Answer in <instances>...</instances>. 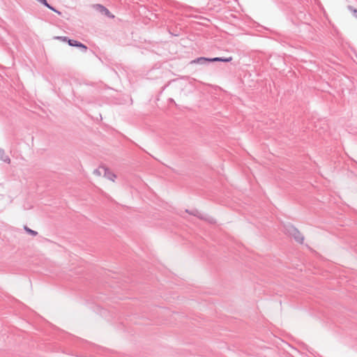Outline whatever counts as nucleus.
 Listing matches in <instances>:
<instances>
[{
  "label": "nucleus",
  "instance_id": "obj_1",
  "mask_svg": "<svg viewBox=\"0 0 357 357\" xmlns=\"http://www.w3.org/2000/svg\"><path fill=\"white\" fill-rule=\"evenodd\" d=\"M284 232L293 238L297 243L303 244L304 241V236L299 231V230L291 223H286L283 225Z\"/></svg>",
  "mask_w": 357,
  "mask_h": 357
},
{
  "label": "nucleus",
  "instance_id": "obj_2",
  "mask_svg": "<svg viewBox=\"0 0 357 357\" xmlns=\"http://www.w3.org/2000/svg\"><path fill=\"white\" fill-rule=\"evenodd\" d=\"M185 212L190 215L197 217L200 220H204L211 224H215L216 222L215 220L213 217L204 213H202L197 209H193L191 211L187 209L185 210Z\"/></svg>",
  "mask_w": 357,
  "mask_h": 357
},
{
  "label": "nucleus",
  "instance_id": "obj_3",
  "mask_svg": "<svg viewBox=\"0 0 357 357\" xmlns=\"http://www.w3.org/2000/svg\"><path fill=\"white\" fill-rule=\"evenodd\" d=\"M93 8L100 14L107 16L109 18H114V16L110 13L109 9H107L105 6L97 3L93 5Z\"/></svg>",
  "mask_w": 357,
  "mask_h": 357
},
{
  "label": "nucleus",
  "instance_id": "obj_4",
  "mask_svg": "<svg viewBox=\"0 0 357 357\" xmlns=\"http://www.w3.org/2000/svg\"><path fill=\"white\" fill-rule=\"evenodd\" d=\"M212 58H208L204 56L198 57L190 61L191 64H199L206 66L212 63Z\"/></svg>",
  "mask_w": 357,
  "mask_h": 357
},
{
  "label": "nucleus",
  "instance_id": "obj_5",
  "mask_svg": "<svg viewBox=\"0 0 357 357\" xmlns=\"http://www.w3.org/2000/svg\"><path fill=\"white\" fill-rule=\"evenodd\" d=\"M69 45L71 47H75L79 49L82 52H86L88 50V47L86 45H84V43H82L78 40H73V39H71V40H69Z\"/></svg>",
  "mask_w": 357,
  "mask_h": 357
},
{
  "label": "nucleus",
  "instance_id": "obj_6",
  "mask_svg": "<svg viewBox=\"0 0 357 357\" xmlns=\"http://www.w3.org/2000/svg\"><path fill=\"white\" fill-rule=\"evenodd\" d=\"M102 170L104 172V176L109 180L114 181V178H116V175L112 172H110L109 169L106 167H102Z\"/></svg>",
  "mask_w": 357,
  "mask_h": 357
},
{
  "label": "nucleus",
  "instance_id": "obj_7",
  "mask_svg": "<svg viewBox=\"0 0 357 357\" xmlns=\"http://www.w3.org/2000/svg\"><path fill=\"white\" fill-rule=\"evenodd\" d=\"M0 160L3 161L6 163L10 164V159L8 155L6 154L5 151L0 148Z\"/></svg>",
  "mask_w": 357,
  "mask_h": 357
},
{
  "label": "nucleus",
  "instance_id": "obj_8",
  "mask_svg": "<svg viewBox=\"0 0 357 357\" xmlns=\"http://www.w3.org/2000/svg\"><path fill=\"white\" fill-rule=\"evenodd\" d=\"M231 60H232V57L231 56H229V57H214V58H212V61L213 62L221 61V62L227 63V62H230Z\"/></svg>",
  "mask_w": 357,
  "mask_h": 357
},
{
  "label": "nucleus",
  "instance_id": "obj_9",
  "mask_svg": "<svg viewBox=\"0 0 357 357\" xmlns=\"http://www.w3.org/2000/svg\"><path fill=\"white\" fill-rule=\"evenodd\" d=\"M24 229L25 231L28 234L31 235L32 236H36L38 235V232L36 231H34L30 228H29L27 226L24 227Z\"/></svg>",
  "mask_w": 357,
  "mask_h": 357
},
{
  "label": "nucleus",
  "instance_id": "obj_10",
  "mask_svg": "<svg viewBox=\"0 0 357 357\" xmlns=\"http://www.w3.org/2000/svg\"><path fill=\"white\" fill-rule=\"evenodd\" d=\"M54 39H56V40H61L63 42H66L68 45H69V40H71V39L67 36H55Z\"/></svg>",
  "mask_w": 357,
  "mask_h": 357
},
{
  "label": "nucleus",
  "instance_id": "obj_11",
  "mask_svg": "<svg viewBox=\"0 0 357 357\" xmlns=\"http://www.w3.org/2000/svg\"><path fill=\"white\" fill-rule=\"evenodd\" d=\"M348 9L352 13L354 17L357 19V9L352 6H348Z\"/></svg>",
  "mask_w": 357,
  "mask_h": 357
},
{
  "label": "nucleus",
  "instance_id": "obj_12",
  "mask_svg": "<svg viewBox=\"0 0 357 357\" xmlns=\"http://www.w3.org/2000/svg\"><path fill=\"white\" fill-rule=\"evenodd\" d=\"M102 167H100L99 168L94 169L93 174L98 176L101 175L102 172H103V171L102 170Z\"/></svg>",
  "mask_w": 357,
  "mask_h": 357
},
{
  "label": "nucleus",
  "instance_id": "obj_13",
  "mask_svg": "<svg viewBox=\"0 0 357 357\" xmlns=\"http://www.w3.org/2000/svg\"><path fill=\"white\" fill-rule=\"evenodd\" d=\"M47 8H49L50 10L56 13H59L60 14L61 13L59 11H58L54 6H52V5H50L49 3H48V6H46Z\"/></svg>",
  "mask_w": 357,
  "mask_h": 357
}]
</instances>
